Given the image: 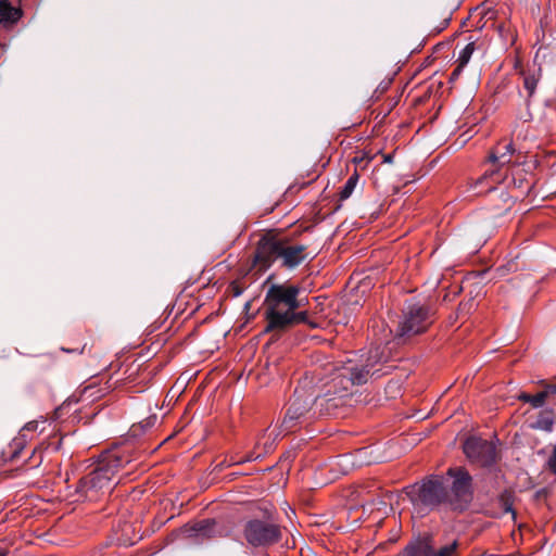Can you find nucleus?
Here are the masks:
<instances>
[{
	"instance_id": "f257e3e1",
	"label": "nucleus",
	"mask_w": 556,
	"mask_h": 556,
	"mask_svg": "<svg viewBox=\"0 0 556 556\" xmlns=\"http://www.w3.org/2000/svg\"><path fill=\"white\" fill-rule=\"evenodd\" d=\"M389 351L386 345L371 348L367 355L346 357L331 365V378L325 384L326 391L341 399L352 393V388L368 382L370 378H380L390 372L387 365Z\"/></svg>"
},
{
	"instance_id": "f03ea898",
	"label": "nucleus",
	"mask_w": 556,
	"mask_h": 556,
	"mask_svg": "<svg viewBox=\"0 0 556 556\" xmlns=\"http://www.w3.org/2000/svg\"><path fill=\"white\" fill-rule=\"evenodd\" d=\"M301 290L299 285L287 282H273L268 286L264 299L265 332H283L307 321V312L299 311L306 302V299L300 298Z\"/></svg>"
},
{
	"instance_id": "7ed1b4c3",
	"label": "nucleus",
	"mask_w": 556,
	"mask_h": 556,
	"mask_svg": "<svg viewBox=\"0 0 556 556\" xmlns=\"http://www.w3.org/2000/svg\"><path fill=\"white\" fill-rule=\"evenodd\" d=\"M129 463L130 459L119 452L108 453L93 470L79 479L75 489L77 501L93 502L109 494L116 484V472Z\"/></svg>"
},
{
	"instance_id": "20e7f679",
	"label": "nucleus",
	"mask_w": 556,
	"mask_h": 556,
	"mask_svg": "<svg viewBox=\"0 0 556 556\" xmlns=\"http://www.w3.org/2000/svg\"><path fill=\"white\" fill-rule=\"evenodd\" d=\"M308 258L305 244L276 236H263L257 242L254 255V262L265 269L279 262L280 267L293 270Z\"/></svg>"
},
{
	"instance_id": "39448f33",
	"label": "nucleus",
	"mask_w": 556,
	"mask_h": 556,
	"mask_svg": "<svg viewBox=\"0 0 556 556\" xmlns=\"http://www.w3.org/2000/svg\"><path fill=\"white\" fill-rule=\"evenodd\" d=\"M307 378L295 388L292 399L289 402L283 419L280 424L279 434L286 435L294 432L304 425L317 417V409L313 402V390Z\"/></svg>"
},
{
	"instance_id": "423d86ee",
	"label": "nucleus",
	"mask_w": 556,
	"mask_h": 556,
	"mask_svg": "<svg viewBox=\"0 0 556 556\" xmlns=\"http://www.w3.org/2000/svg\"><path fill=\"white\" fill-rule=\"evenodd\" d=\"M432 315L430 306L416 301H407L395 338L405 339L425 332L432 324Z\"/></svg>"
},
{
	"instance_id": "0eeeda50",
	"label": "nucleus",
	"mask_w": 556,
	"mask_h": 556,
	"mask_svg": "<svg viewBox=\"0 0 556 556\" xmlns=\"http://www.w3.org/2000/svg\"><path fill=\"white\" fill-rule=\"evenodd\" d=\"M242 535L251 547H269L281 541V526L271 518H251L242 525Z\"/></svg>"
},
{
	"instance_id": "6e6552de",
	"label": "nucleus",
	"mask_w": 556,
	"mask_h": 556,
	"mask_svg": "<svg viewBox=\"0 0 556 556\" xmlns=\"http://www.w3.org/2000/svg\"><path fill=\"white\" fill-rule=\"evenodd\" d=\"M405 490L413 505L417 507L432 509L447 502V489L443 479L438 476L424 480L420 485H409Z\"/></svg>"
},
{
	"instance_id": "1a4fd4ad",
	"label": "nucleus",
	"mask_w": 556,
	"mask_h": 556,
	"mask_svg": "<svg viewBox=\"0 0 556 556\" xmlns=\"http://www.w3.org/2000/svg\"><path fill=\"white\" fill-rule=\"evenodd\" d=\"M447 476L453 478L447 503L455 510H465L472 501V478L463 467L450 468Z\"/></svg>"
},
{
	"instance_id": "9d476101",
	"label": "nucleus",
	"mask_w": 556,
	"mask_h": 556,
	"mask_svg": "<svg viewBox=\"0 0 556 556\" xmlns=\"http://www.w3.org/2000/svg\"><path fill=\"white\" fill-rule=\"evenodd\" d=\"M467 458L481 467L492 466L496 460V447L488 440L469 437L463 446Z\"/></svg>"
},
{
	"instance_id": "9b49d317",
	"label": "nucleus",
	"mask_w": 556,
	"mask_h": 556,
	"mask_svg": "<svg viewBox=\"0 0 556 556\" xmlns=\"http://www.w3.org/2000/svg\"><path fill=\"white\" fill-rule=\"evenodd\" d=\"M520 77L522 80V89L519 90V96L523 98L526 109L518 113V118L528 123L533 119L530 104L538 91L542 78V70L540 67L522 70L520 71Z\"/></svg>"
},
{
	"instance_id": "f8f14e48",
	"label": "nucleus",
	"mask_w": 556,
	"mask_h": 556,
	"mask_svg": "<svg viewBox=\"0 0 556 556\" xmlns=\"http://www.w3.org/2000/svg\"><path fill=\"white\" fill-rule=\"evenodd\" d=\"M515 152L516 150L513 142L498 143L489 155V162L496 165V168L486 170L479 179V182L488 178L492 179L494 182H500L502 180L500 168L511 163V156Z\"/></svg>"
},
{
	"instance_id": "ddd939ff",
	"label": "nucleus",
	"mask_w": 556,
	"mask_h": 556,
	"mask_svg": "<svg viewBox=\"0 0 556 556\" xmlns=\"http://www.w3.org/2000/svg\"><path fill=\"white\" fill-rule=\"evenodd\" d=\"M540 383L543 386L542 391L538 392L536 394L520 392L516 395V399L523 403L530 404L534 409L543 407L547 402L551 405L556 406V383H546L543 380L540 381Z\"/></svg>"
},
{
	"instance_id": "4468645a",
	"label": "nucleus",
	"mask_w": 556,
	"mask_h": 556,
	"mask_svg": "<svg viewBox=\"0 0 556 556\" xmlns=\"http://www.w3.org/2000/svg\"><path fill=\"white\" fill-rule=\"evenodd\" d=\"M341 397L325 391L323 394L313 392L314 406L317 409V417L330 416L342 404Z\"/></svg>"
},
{
	"instance_id": "2eb2a0df",
	"label": "nucleus",
	"mask_w": 556,
	"mask_h": 556,
	"mask_svg": "<svg viewBox=\"0 0 556 556\" xmlns=\"http://www.w3.org/2000/svg\"><path fill=\"white\" fill-rule=\"evenodd\" d=\"M554 407L553 405L540 407L541 410L538 413L535 420L530 425V428L547 433L553 432L556 424V412Z\"/></svg>"
},
{
	"instance_id": "dca6fc26",
	"label": "nucleus",
	"mask_w": 556,
	"mask_h": 556,
	"mask_svg": "<svg viewBox=\"0 0 556 556\" xmlns=\"http://www.w3.org/2000/svg\"><path fill=\"white\" fill-rule=\"evenodd\" d=\"M215 527L216 521L214 519H204L192 525L186 531L189 536L194 539H210L216 535Z\"/></svg>"
},
{
	"instance_id": "f3484780",
	"label": "nucleus",
	"mask_w": 556,
	"mask_h": 556,
	"mask_svg": "<svg viewBox=\"0 0 556 556\" xmlns=\"http://www.w3.org/2000/svg\"><path fill=\"white\" fill-rule=\"evenodd\" d=\"M404 554L405 556H434V548L429 539H418L405 547Z\"/></svg>"
},
{
	"instance_id": "a211bd4d",
	"label": "nucleus",
	"mask_w": 556,
	"mask_h": 556,
	"mask_svg": "<svg viewBox=\"0 0 556 556\" xmlns=\"http://www.w3.org/2000/svg\"><path fill=\"white\" fill-rule=\"evenodd\" d=\"M22 15L21 10L12 7L8 0H0V23H16Z\"/></svg>"
},
{
	"instance_id": "6ab92c4d",
	"label": "nucleus",
	"mask_w": 556,
	"mask_h": 556,
	"mask_svg": "<svg viewBox=\"0 0 556 556\" xmlns=\"http://www.w3.org/2000/svg\"><path fill=\"white\" fill-rule=\"evenodd\" d=\"M110 389L111 387L108 383L99 386L97 382H91L83 388L80 394L85 400L96 401L104 396Z\"/></svg>"
},
{
	"instance_id": "aec40b11",
	"label": "nucleus",
	"mask_w": 556,
	"mask_h": 556,
	"mask_svg": "<svg viewBox=\"0 0 556 556\" xmlns=\"http://www.w3.org/2000/svg\"><path fill=\"white\" fill-rule=\"evenodd\" d=\"M358 180H359V175L358 173L355 170L349 178L348 180L345 181L344 186L342 187L339 195H340V200L341 201H344L346 199H349L352 193L354 192L357 184H358Z\"/></svg>"
},
{
	"instance_id": "412c9836",
	"label": "nucleus",
	"mask_w": 556,
	"mask_h": 556,
	"mask_svg": "<svg viewBox=\"0 0 556 556\" xmlns=\"http://www.w3.org/2000/svg\"><path fill=\"white\" fill-rule=\"evenodd\" d=\"M520 172L521 169L518 166L515 167L514 170L511 172L514 185L523 191L531 190L534 182L532 180L527 179L526 177H519Z\"/></svg>"
},
{
	"instance_id": "4be33fe9",
	"label": "nucleus",
	"mask_w": 556,
	"mask_h": 556,
	"mask_svg": "<svg viewBox=\"0 0 556 556\" xmlns=\"http://www.w3.org/2000/svg\"><path fill=\"white\" fill-rule=\"evenodd\" d=\"M518 258H519V256L517 255L515 258H511V260L507 261V263L498 266L496 268L497 276L505 277L510 273L517 271L519 269V264L517 262Z\"/></svg>"
},
{
	"instance_id": "5701e85b",
	"label": "nucleus",
	"mask_w": 556,
	"mask_h": 556,
	"mask_svg": "<svg viewBox=\"0 0 556 556\" xmlns=\"http://www.w3.org/2000/svg\"><path fill=\"white\" fill-rule=\"evenodd\" d=\"M475 50L476 41L471 40L459 51L457 62H459L460 65H467Z\"/></svg>"
},
{
	"instance_id": "b1692460",
	"label": "nucleus",
	"mask_w": 556,
	"mask_h": 556,
	"mask_svg": "<svg viewBox=\"0 0 556 556\" xmlns=\"http://www.w3.org/2000/svg\"><path fill=\"white\" fill-rule=\"evenodd\" d=\"M498 502L504 513H510L515 515V510L513 508V496L508 491H504L498 495Z\"/></svg>"
},
{
	"instance_id": "393cba45",
	"label": "nucleus",
	"mask_w": 556,
	"mask_h": 556,
	"mask_svg": "<svg viewBox=\"0 0 556 556\" xmlns=\"http://www.w3.org/2000/svg\"><path fill=\"white\" fill-rule=\"evenodd\" d=\"M275 442V438H273V432H267V430L258 438L256 445L263 446L265 453H268L273 450Z\"/></svg>"
},
{
	"instance_id": "a878e982",
	"label": "nucleus",
	"mask_w": 556,
	"mask_h": 556,
	"mask_svg": "<svg viewBox=\"0 0 556 556\" xmlns=\"http://www.w3.org/2000/svg\"><path fill=\"white\" fill-rule=\"evenodd\" d=\"M458 547L457 540H453L438 552L434 549V556H454Z\"/></svg>"
},
{
	"instance_id": "bb28decb",
	"label": "nucleus",
	"mask_w": 556,
	"mask_h": 556,
	"mask_svg": "<svg viewBox=\"0 0 556 556\" xmlns=\"http://www.w3.org/2000/svg\"><path fill=\"white\" fill-rule=\"evenodd\" d=\"M475 306H476L475 299L470 298L469 300L459 303L457 313L459 315H464V316L468 315L473 311Z\"/></svg>"
},
{
	"instance_id": "cd10ccee",
	"label": "nucleus",
	"mask_w": 556,
	"mask_h": 556,
	"mask_svg": "<svg viewBox=\"0 0 556 556\" xmlns=\"http://www.w3.org/2000/svg\"><path fill=\"white\" fill-rule=\"evenodd\" d=\"M24 448V443L21 439L14 440L12 444L10 445V460H14L17 458L22 450Z\"/></svg>"
},
{
	"instance_id": "c85d7f7f",
	"label": "nucleus",
	"mask_w": 556,
	"mask_h": 556,
	"mask_svg": "<svg viewBox=\"0 0 556 556\" xmlns=\"http://www.w3.org/2000/svg\"><path fill=\"white\" fill-rule=\"evenodd\" d=\"M548 470L556 476V444L552 447V453L546 462Z\"/></svg>"
},
{
	"instance_id": "c756f323",
	"label": "nucleus",
	"mask_w": 556,
	"mask_h": 556,
	"mask_svg": "<svg viewBox=\"0 0 556 556\" xmlns=\"http://www.w3.org/2000/svg\"><path fill=\"white\" fill-rule=\"evenodd\" d=\"M46 421H47L46 419H42L41 421H39V420L29 421L25 425L24 429L28 430V431H36L39 428V424L43 425V424H46Z\"/></svg>"
},
{
	"instance_id": "7c9ffc66",
	"label": "nucleus",
	"mask_w": 556,
	"mask_h": 556,
	"mask_svg": "<svg viewBox=\"0 0 556 556\" xmlns=\"http://www.w3.org/2000/svg\"><path fill=\"white\" fill-rule=\"evenodd\" d=\"M465 66L466 65H460V63L458 62L457 67L451 73L450 80L454 81L458 79Z\"/></svg>"
},
{
	"instance_id": "2f4dec72",
	"label": "nucleus",
	"mask_w": 556,
	"mask_h": 556,
	"mask_svg": "<svg viewBox=\"0 0 556 556\" xmlns=\"http://www.w3.org/2000/svg\"><path fill=\"white\" fill-rule=\"evenodd\" d=\"M85 348H86V344H84V345L81 346V349H79V350H70V349L62 348V351H64V352H66V353H74V352H77V353L81 354V353H84Z\"/></svg>"
},
{
	"instance_id": "473e14b6",
	"label": "nucleus",
	"mask_w": 556,
	"mask_h": 556,
	"mask_svg": "<svg viewBox=\"0 0 556 556\" xmlns=\"http://www.w3.org/2000/svg\"><path fill=\"white\" fill-rule=\"evenodd\" d=\"M393 162V154L388 153L383 155V163L391 164Z\"/></svg>"
},
{
	"instance_id": "72a5a7b5",
	"label": "nucleus",
	"mask_w": 556,
	"mask_h": 556,
	"mask_svg": "<svg viewBox=\"0 0 556 556\" xmlns=\"http://www.w3.org/2000/svg\"><path fill=\"white\" fill-rule=\"evenodd\" d=\"M233 294H235V296H239L241 294V290H239L238 288H235Z\"/></svg>"
},
{
	"instance_id": "f704fd0d",
	"label": "nucleus",
	"mask_w": 556,
	"mask_h": 556,
	"mask_svg": "<svg viewBox=\"0 0 556 556\" xmlns=\"http://www.w3.org/2000/svg\"><path fill=\"white\" fill-rule=\"evenodd\" d=\"M271 278H273V275H270L269 277H267V279H266V281H265V282H266V283H269V281L271 280Z\"/></svg>"
},
{
	"instance_id": "c9c22d12",
	"label": "nucleus",
	"mask_w": 556,
	"mask_h": 556,
	"mask_svg": "<svg viewBox=\"0 0 556 556\" xmlns=\"http://www.w3.org/2000/svg\"><path fill=\"white\" fill-rule=\"evenodd\" d=\"M0 556H3V555H0Z\"/></svg>"
}]
</instances>
